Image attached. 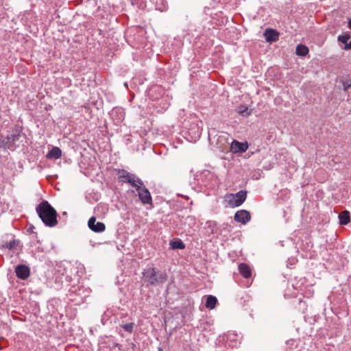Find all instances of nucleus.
Here are the masks:
<instances>
[{"label":"nucleus","mask_w":351,"mask_h":351,"mask_svg":"<svg viewBox=\"0 0 351 351\" xmlns=\"http://www.w3.org/2000/svg\"><path fill=\"white\" fill-rule=\"evenodd\" d=\"M36 213L43 223L52 228L58 224L57 212L53 207L47 201H42L36 206Z\"/></svg>","instance_id":"nucleus-1"},{"label":"nucleus","mask_w":351,"mask_h":351,"mask_svg":"<svg viewBox=\"0 0 351 351\" xmlns=\"http://www.w3.org/2000/svg\"><path fill=\"white\" fill-rule=\"evenodd\" d=\"M143 279L145 282L153 286H158L167 280V274L156 267H147L142 272Z\"/></svg>","instance_id":"nucleus-2"},{"label":"nucleus","mask_w":351,"mask_h":351,"mask_svg":"<svg viewBox=\"0 0 351 351\" xmlns=\"http://www.w3.org/2000/svg\"><path fill=\"white\" fill-rule=\"evenodd\" d=\"M22 136L21 132L19 130H16L12 134H8L6 137L2 140L1 143L5 149L14 151L16 147L19 146L17 143Z\"/></svg>","instance_id":"nucleus-3"},{"label":"nucleus","mask_w":351,"mask_h":351,"mask_svg":"<svg viewBox=\"0 0 351 351\" xmlns=\"http://www.w3.org/2000/svg\"><path fill=\"white\" fill-rule=\"evenodd\" d=\"M225 198L230 207H238L245 201L247 198V191L241 190L235 194H228L226 195Z\"/></svg>","instance_id":"nucleus-4"},{"label":"nucleus","mask_w":351,"mask_h":351,"mask_svg":"<svg viewBox=\"0 0 351 351\" xmlns=\"http://www.w3.org/2000/svg\"><path fill=\"white\" fill-rule=\"evenodd\" d=\"M118 174V181L121 184H128L130 186L136 175L131 173L128 171L119 169L116 170Z\"/></svg>","instance_id":"nucleus-5"},{"label":"nucleus","mask_w":351,"mask_h":351,"mask_svg":"<svg viewBox=\"0 0 351 351\" xmlns=\"http://www.w3.org/2000/svg\"><path fill=\"white\" fill-rule=\"evenodd\" d=\"M88 228L95 232H102L106 229L103 222L97 221L95 217H91L88 221Z\"/></svg>","instance_id":"nucleus-6"},{"label":"nucleus","mask_w":351,"mask_h":351,"mask_svg":"<svg viewBox=\"0 0 351 351\" xmlns=\"http://www.w3.org/2000/svg\"><path fill=\"white\" fill-rule=\"evenodd\" d=\"M143 204L152 205V197L149 190L145 186L136 194Z\"/></svg>","instance_id":"nucleus-7"},{"label":"nucleus","mask_w":351,"mask_h":351,"mask_svg":"<svg viewBox=\"0 0 351 351\" xmlns=\"http://www.w3.org/2000/svg\"><path fill=\"white\" fill-rule=\"evenodd\" d=\"M234 221L243 224L247 223L251 219L250 212L246 210H240L236 212L234 217Z\"/></svg>","instance_id":"nucleus-8"},{"label":"nucleus","mask_w":351,"mask_h":351,"mask_svg":"<svg viewBox=\"0 0 351 351\" xmlns=\"http://www.w3.org/2000/svg\"><path fill=\"white\" fill-rule=\"evenodd\" d=\"M16 276L21 280H26L29 276V268L25 265H19L15 268Z\"/></svg>","instance_id":"nucleus-9"},{"label":"nucleus","mask_w":351,"mask_h":351,"mask_svg":"<svg viewBox=\"0 0 351 351\" xmlns=\"http://www.w3.org/2000/svg\"><path fill=\"white\" fill-rule=\"evenodd\" d=\"M248 149V145L247 143H240L236 140H234L230 145V150L233 153H243Z\"/></svg>","instance_id":"nucleus-10"},{"label":"nucleus","mask_w":351,"mask_h":351,"mask_svg":"<svg viewBox=\"0 0 351 351\" xmlns=\"http://www.w3.org/2000/svg\"><path fill=\"white\" fill-rule=\"evenodd\" d=\"M265 40L268 43H274L279 39V33L273 29H267L264 33Z\"/></svg>","instance_id":"nucleus-11"},{"label":"nucleus","mask_w":351,"mask_h":351,"mask_svg":"<svg viewBox=\"0 0 351 351\" xmlns=\"http://www.w3.org/2000/svg\"><path fill=\"white\" fill-rule=\"evenodd\" d=\"M115 116H117V123H121L125 118V112L123 110L120 108H113L111 112V117L114 119Z\"/></svg>","instance_id":"nucleus-12"},{"label":"nucleus","mask_w":351,"mask_h":351,"mask_svg":"<svg viewBox=\"0 0 351 351\" xmlns=\"http://www.w3.org/2000/svg\"><path fill=\"white\" fill-rule=\"evenodd\" d=\"M239 273L245 278H249L251 277L252 271L251 268L246 263H241L238 267Z\"/></svg>","instance_id":"nucleus-13"},{"label":"nucleus","mask_w":351,"mask_h":351,"mask_svg":"<svg viewBox=\"0 0 351 351\" xmlns=\"http://www.w3.org/2000/svg\"><path fill=\"white\" fill-rule=\"evenodd\" d=\"M46 156L48 159H58L62 156V151L59 147H54L47 154Z\"/></svg>","instance_id":"nucleus-14"},{"label":"nucleus","mask_w":351,"mask_h":351,"mask_svg":"<svg viewBox=\"0 0 351 351\" xmlns=\"http://www.w3.org/2000/svg\"><path fill=\"white\" fill-rule=\"evenodd\" d=\"M132 182L133 183H132L130 186L135 189V191L136 192V193H138V191L141 190V189L145 186L143 180L137 176H136V178H134Z\"/></svg>","instance_id":"nucleus-15"},{"label":"nucleus","mask_w":351,"mask_h":351,"mask_svg":"<svg viewBox=\"0 0 351 351\" xmlns=\"http://www.w3.org/2000/svg\"><path fill=\"white\" fill-rule=\"evenodd\" d=\"M217 303V299L213 295H207L205 306L207 308L213 309Z\"/></svg>","instance_id":"nucleus-16"},{"label":"nucleus","mask_w":351,"mask_h":351,"mask_svg":"<svg viewBox=\"0 0 351 351\" xmlns=\"http://www.w3.org/2000/svg\"><path fill=\"white\" fill-rule=\"evenodd\" d=\"M339 223L341 225H347L350 221V213L347 210L341 212L339 215Z\"/></svg>","instance_id":"nucleus-17"},{"label":"nucleus","mask_w":351,"mask_h":351,"mask_svg":"<svg viewBox=\"0 0 351 351\" xmlns=\"http://www.w3.org/2000/svg\"><path fill=\"white\" fill-rule=\"evenodd\" d=\"M308 48L303 45H299L296 47L295 53L298 56H304L308 53Z\"/></svg>","instance_id":"nucleus-18"},{"label":"nucleus","mask_w":351,"mask_h":351,"mask_svg":"<svg viewBox=\"0 0 351 351\" xmlns=\"http://www.w3.org/2000/svg\"><path fill=\"white\" fill-rule=\"evenodd\" d=\"M237 112L243 117H247L251 114V110H249L248 108L243 105L239 106L237 109Z\"/></svg>","instance_id":"nucleus-19"},{"label":"nucleus","mask_w":351,"mask_h":351,"mask_svg":"<svg viewBox=\"0 0 351 351\" xmlns=\"http://www.w3.org/2000/svg\"><path fill=\"white\" fill-rule=\"evenodd\" d=\"M171 247L173 250L179 249L183 250L185 248V245L183 241L180 239H178L176 241H171L170 243Z\"/></svg>","instance_id":"nucleus-20"},{"label":"nucleus","mask_w":351,"mask_h":351,"mask_svg":"<svg viewBox=\"0 0 351 351\" xmlns=\"http://www.w3.org/2000/svg\"><path fill=\"white\" fill-rule=\"evenodd\" d=\"M121 327L126 332L132 333L134 330L135 324L134 322L123 324L120 325Z\"/></svg>","instance_id":"nucleus-21"},{"label":"nucleus","mask_w":351,"mask_h":351,"mask_svg":"<svg viewBox=\"0 0 351 351\" xmlns=\"http://www.w3.org/2000/svg\"><path fill=\"white\" fill-rule=\"evenodd\" d=\"M351 36L349 33H345L342 35H339L337 38L338 41L346 44L348 43V40L350 38Z\"/></svg>","instance_id":"nucleus-22"},{"label":"nucleus","mask_w":351,"mask_h":351,"mask_svg":"<svg viewBox=\"0 0 351 351\" xmlns=\"http://www.w3.org/2000/svg\"><path fill=\"white\" fill-rule=\"evenodd\" d=\"M17 245V242L15 241V240H12L9 242H7L5 245H4V247L9 249V250H12L14 248H15V247Z\"/></svg>","instance_id":"nucleus-23"},{"label":"nucleus","mask_w":351,"mask_h":351,"mask_svg":"<svg viewBox=\"0 0 351 351\" xmlns=\"http://www.w3.org/2000/svg\"><path fill=\"white\" fill-rule=\"evenodd\" d=\"M343 90L347 91L351 87V80H346L343 82Z\"/></svg>","instance_id":"nucleus-24"},{"label":"nucleus","mask_w":351,"mask_h":351,"mask_svg":"<svg viewBox=\"0 0 351 351\" xmlns=\"http://www.w3.org/2000/svg\"><path fill=\"white\" fill-rule=\"evenodd\" d=\"M345 50H351V40L348 43H346L343 47Z\"/></svg>","instance_id":"nucleus-25"},{"label":"nucleus","mask_w":351,"mask_h":351,"mask_svg":"<svg viewBox=\"0 0 351 351\" xmlns=\"http://www.w3.org/2000/svg\"><path fill=\"white\" fill-rule=\"evenodd\" d=\"M348 27H349L350 29H351V19H349Z\"/></svg>","instance_id":"nucleus-26"},{"label":"nucleus","mask_w":351,"mask_h":351,"mask_svg":"<svg viewBox=\"0 0 351 351\" xmlns=\"http://www.w3.org/2000/svg\"><path fill=\"white\" fill-rule=\"evenodd\" d=\"M158 351H163L161 348H158Z\"/></svg>","instance_id":"nucleus-27"}]
</instances>
